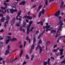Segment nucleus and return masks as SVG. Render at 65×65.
<instances>
[{
    "label": "nucleus",
    "mask_w": 65,
    "mask_h": 65,
    "mask_svg": "<svg viewBox=\"0 0 65 65\" xmlns=\"http://www.w3.org/2000/svg\"><path fill=\"white\" fill-rule=\"evenodd\" d=\"M59 24H60V26H59V27L58 29V30L57 31V33H59V31H61V28H62V25H63V23H62V21H59V22L58 23Z\"/></svg>",
    "instance_id": "obj_1"
},
{
    "label": "nucleus",
    "mask_w": 65,
    "mask_h": 65,
    "mask_svg": "<svg viewBox=\"0 0 65 65\" xmlns=\"http://www.w3.org/2000/svg\"><path fill=\"white\" fill-rule=\"evenodd\" d=\"M6 18H7L6 19V20L7 21L5 23V24H4V27L6 29V26H7V25H6V23H7V24H8V21H9V19H10V18H9V16L8 15H7L6 17Z\"/></svg>",
    "instance_id": "obj_2"
},
{
    "label": "nucleus",
    "mask_w": 65,
    "mask_h": 65,
    "mask_svg": "<svg viewBox=\"0 0 65 65\" xmlns=\"http://www.w3.org/2000/svg\"><path fill=\"white\" fill-rule=\"evenodd\" d=\"M56 13H55V15L56 17H57L58 18H59V19H62V17L61 16H58L60 14V11H57L56 12Z\"/></svg>",
    "instance_id": "obj_3"
},
{
    "label": "nucleus",
    "mask_w": 65,
    "mask_h": 65,
    "mask_svg": "<svg viewBox=\"0 0 65 65\" xmlns=\"http://www.w3.org/2000/svg\"><path fill=\"white\" fill-rule=\"evenodd\" d=\"M39 49V51H40V54H41V52H42V48L41 47L40 45H38L37 46V47H36V50H38V49Z\"/></svg>",
    "instance_id": "obj_4"
},
{
    "label": "nucleus",
    "mask_w": 65,
    "mask_h": 65,
    "mask_svg": "<svg viewBox=\"0 0 65 65\" xmlns=\"http://www.w3.org/2000/svg\"><path fill=\"white\" fill-rule=\"evenodd\" d=\"M44 9H43L42 11H41L39 12V13L38 15V17L39 18H40L41 15V13L42 14H44Z\"/></svg>",
    "instance_id": "obj_5"
},
{
    "label": "nucleus",
    "mask_w": 65,
    "mask_h": 65,
    "mask_svg": "<svg viewBox=\"0 0 65 65\" xmlns=\"http://www.w3.org/2000/svg\"><path fill=\"white\" fill-rule=\"evenodd\" d=\"M3 4L5 6V7H1V9L2 10H5L7 8V3H6V1H5L3 3Z\"/></svg>",
    "instance_id": "obj_6"
},
{
    "label": "nucleus",
    "mask_w": 65,
    "mask_h": 65,
    "mask_svg": "<svg viewBox=\"0 0 65 65\" xmlns=\"http://www.w3.org/2000/svg\"><path fill=\"white\" fill-rule=\"evenodd\" d=\"M7 38L9 39H7V40L6 41V44H7L8 43V42H9V41H10V40H11V37L8 36H7Z\"/></svg>",
    "instance_id": "obj_7"
},
{
    "label": "nucleus",
    "mask_w": 65,
    "mask_h": 65,
    "mask_svg": "<svg viewBox=\"0 0 65 65\" xmlns=\"http://www.w3.org/2000/svg\"><path fill=\"white\" fill-rule=\"evenodd\" d=\"M21 11H20L19 13H18L16 17V20L17 21L18 20V18H19V16L21 15Z\"/></svg>",
    "instance_id": "obj_8"
},
{
    "label": "nucleus",
    "mask_w": 65,
    "mask_h": 65,
    "mask_svg": "<svg viewBox=\"0 0 65 65\" xmlns=\"http://www.w3.org/2000/svg\"><path fill=\"white\" fill-rule=\"evenodd\" d=\"M25 3H26V1H23L19 3V5H25Z\"/></svg>",
    "instance_id": "obj_9"
},
{
    "label": "nucleus",
    "mask_w": 65,
    "mask_h": 65,
    "mask_svg": "<svg viewBox=\"0 0 65 65\" xmlns=\"http://www.w3.org/2000/svg\"><path fill=\"white\" fill-rule=\"evenodd\" d=\"M34 46H35V44H32V45L31 46V50L30 51V54H31V53H32V50L34 49Z\"/></svg>",
    "instance_id": "obj_10"
},
{
    "label": "nucleus",
    "mask_w": 65,
    "mask_h": 65,
    "mask_svg": "<svg viewBox=\"0 0 65 65\" xmlns=\"http://www.w3.org/2000/svg\"><path fill=\"white\" fill-rule=\"evenodd\" d=\"M19 28L20 30V31H23V32H25V29H23L22 26H21Z\"/></svg>",
    "instance_id": "obj_11"
},
{
    "label": "nucleus",
    "mask_w": 65,
    "mask_h": 65,
    "mask_svg": "<svg viewBox=\"0 0 65 65\" xmlns=\"http://www.w3.org/2000/svg\"><path fill=\"white\" fill-rule=\"evenodd\" d=\"M32 22H33V21H31L29 22V25H28V27L30 28V27H31V24H32Z\"/></svg>",
    "instance_id": "obj_12"
},
{
    "label": "nucleus",
    "mask_w": 65,
    "mask_h": 65,
    "mask_svg": "<svg viewBox=\"0 0 65 65\" xmlns=\"http://www.w3.org/2000/svg\"><path fill=\"white\" fill-rule=\"evenodd\" d=\"M26 40L27 41H28V40H29V43L31 42V40L30 39H29V36H27V37L26 38Z\"/></svg>",
    "instance_id": "obj_13"
},
{
    "label": "nucleus",
    "mask_w": 65,
    "mask_h": 65,
    "mask_svg": "<svg viewBox=\"0 0 65 65\" xmlns=\"http://www.w3.org/2000/svg\"><path fill=\"white\" fill-rule=\"evenodd\" d=\"M9 50H7L6 51L5 53V54L7 55V54H10V52H9Z\"/></svg>",
    "instance_id": "obj_14"
},
{
    "label": "nucleus",
    "mask_w": 65,
    "mask_h": 65,
    "mask_svg": "<svg viewBox=\"0 0 65 65\" xmlns=\"http://www.w3.org/2000/svg\"><path fill=\"white\" fill-rule=\"evenodd\" d=\"M30 28L28 27L27 29V34H29V33H30V32L31 31H29Z\"/></svg>",
    "instance_id": "obj_15"
},
{
    "label": "nucleus",
    "mask_w": 65,
    "mask_h": 65,
    "mask_svg": "<svg viewBox=\"0 0 65 65\" xmlns=\"http://www.w3.org/2000/svg\"><path fill=\"white\" fill-rule=\"evenodd\" d=\"M16 19V18H14L12 20V23L13 24H14V22L15 21Z\"/></svg>",
    "instance_id": "obj_16"
},
{
    "label": "nucleus",
    "mask_w": 65,
    "mask_h": 65,
    "mask_svg": "<svg viewBox=\"0 0 65 65\" xmlns=\"http://www.w3.org/2000/svg\"><path fill=\"white\" fill-rule=\"evenodd\" d=\"M10 11L11 13H13L14 12V10L13 9H10Z\"/></svg>",
    "instance_id": "obj_17"
},
{
    "label": "nucleus",
    "mask_w": 65,
    "mask_h": 65,
    "mask_svg": "<svg viewBox=\"0 0 65 65\" xmlns=\"http://www.w3.org/2000/svg\"><path fill=\"white\" fill-rule=\"evenodd\" d=\"M12 5L11 6V7L12 8H14V7H16V5L15 3H14L12 4Z\"/></svg>",
    "instance_id": "obj_18"
},
{
    "label": "nucleus",
    "mask_w": 65,
    "mask_h": 65,
    "mask_svg": "<svg viewBox=\"0 0 65 65\" xmlns=\"http://www.w3.org/2000/svg\"><path fill=\"white\" fill-rule=\"evenodd\" d=\"M61 5H60V7L61 8H63V4H64V2H62L61 3Z\"/></svg>",
    "instance_id": "obj_19"
},
{
    "label": "nucleus",
    "mask_w": 65,
    "mask_h": 65,
    "mask_svg": "<svg viewBox=\"0 0 65 65\" xmlns=\"http://www.w3.org/2000/svg\"><path fill=\"white\" fill-rule=\"evenodd\" d=\"M5 20V18L4 17L2 18L1 20V22H3Z\"/></svg>",
    "instance_id": "obj_20"
},
{
    "label": "nucleus",
    "mask_w": 65,
    "mask_h": 65,
    "mask_svg": "<svg viewBox=\"0 0 65 65\" xmlns=\"http://www.w3.org/2000/svg\"><path fill=\"white\" fill-rule=\"evenodd\" d=\"M36 37H34V40H33V43L34 44L35 43V42L36 41Z\"/></svg>",
    "instance_id": "obj_21"
},
{
    "label": "nucleus",
    "mask_w": 65,
    "mask_h": 65,
    "mask_svg": "<svg viewBox=\"0 0 65 65\" xmlns=\"http://www.w3.org/2000/svg\"><path fill=\"white\" fill-rule=\"evenodd\" d=\"M17 40V39L16 38H14L12 39L11 40L12 41H15Z\"/></svg>",
    "instance_id": "obj_22"
},
{
    "label": "nucleus",
    "mask_w": 65,
    "mask_h": 65,
    "mask_svg": "<svg viewBox=\"0 0 65 65\" xmlns=\"http://www.w3.org/2000/svg\"><path fill=\"white\" fill-rule=\"evenodd\" d=\"M42 41L41 40H40V41H39L38 42V43L39 44H41L42 43Z\"/></svg>",
    "instance_id": "obj_23"
},
{
    "label": "nucleus",
    "mask_w": 65,
    "mask_h": 65,
    "mask_svg": "<svg viewBox=\"0 0 65 65\" xmlns=\"http://www.w3.org/2000/svg\"><path fill=\"white\" fill-rule=\"evenodd\" d=\"M25 57L27 60H28V59H29V56L28 54H26L25 55Z\"/></svg>",
    "instance_id": "obj_24"
},
{
    "label": "nucleus",
    "mask_w": 65,
    "mask_h": 65,
    "mask_svg": "<svg viewBox=\"0 0 65 65\" xmlns=\"http://www.w3.org/2000/svg\"><path fill=\"white\" fill-rule=\"evenodd\" d=\"M27 19H30V20H32V17L29 16H27Z\"/></svg>",
    "instance_id": "obj_25"
},
{
    "label": "nucleus",
    "mask_w": 65,
    "mask_h": 65,
    "mask_svg": "<svg viewBox=\"0 0 65 65\" xmlns=\"http://www.w3.org/2000/svg\"><path fill=\"white\" fill-rule=\"evenodd\" d=\"M50 61H51V59H50V58H48L47 60L48 64L49 65H51V64L50 63Z\"/></svg>",
    "instance_id": "obj_26"
},
{
    "label": "nucleus",
    "mask_w": 65,
    "mask_h": 65,
    "mask_svg": "<svg viewBox=\"0 0 65 65\" xmlns=\"http://www.w3.org/2000/svg\"><path fill=\"white\" fill-rule=\"evenodd\" d=\"M4 44V43H3V42H2L1 41L0 42V45H1L2 46H3V45Z\"/></svg>",
    "instance_id": "obj_27"
},
{
    "label": "nucleus",
    "mask_w": 65,
    "mask_h": 65,
    "mask_svg": "<svg viewBox=\"0 0 65 65\" xmlns=\"http://www.w3.org/2000/svg\"><path fill=\"white\" fill-rule=\"evenodd\" d=\"M41 34H40L39 36H38V39H40V38L41 37V36H42V35H41Z\"/></svg>",
    "instance_id": "obj_28"
},
{
    "label": "nucleus",
    "mask_w": 65,
    "mask_h": 65,
    "mask_svg": "<svg viewBox=\"0 0 65 65\" xmlns=\"http://www.w3.org/2000/svg\"><path fill=\"white\" fill-rule=\"evenodd\" d=\"M34 29V27H32V28H31V29L29 30V31H31V32H32V30H33V29Z\"/></svg>",
    "instance_id": "obj_29"
},
{
    "label": "nucleus",
    "mask_w": 65,
    "mask_h": 65,
    "mask_svg": "<svg viewBox=\"0 0 65 65\" xmlns=\"http://www.w3.org/2000/svg\"><path fill=\"white\" fill-rule=\"evenodd\" d=\"M26 22L24 23L23 25H22V27H25V26H26Z\"/></svg>",
    "instance_id": "obj_30"
},
{
    "label": "nucleus",
    "mask_w": 65,
    "mask_h": 65,
    "mask_svg": "<svg viewBox=\"0 0 65 65\" xmlns=\"http://www.w3.org/2000/svg\"><path fill=\"white\" fill-rule=\"evenodd\" d=\"M34 57V55H33L31 57V60L32 61V60H33V59Z\"/></svg>",
    "instance_id": "obj_31"
},
{
    "label": "nucleus",
    "mask_w": 65,
    "mask_h": 65,
    "mask_svg": "<svg viewBox=\"0 0 65 65\" xmlns=\"http://www.w3.org/2000/svg\"><path fill=\"white\" fill-rule=\"evenodd\" d=\"M56 32V30H52V31H51V33H53V32H54V33H55Z\"/></svg>",
    "instance_id": "obj_32"
},
{
    "label": "nucleus",
    "mask_w": 65,
    "mask_h": 65,
    "mask_svg": "<svg viewBox=\"0 0 65 65\" xmlns=\"http://www.w3.org/2000/svg\"><path fill=\"white\" fill-rule=\"evenodd\" d=\"M43 64H44V65H47V62H43Z\"/></svg>",
    "instance_id": "obj_33"
},
{
    "label": "nucleus",
    "mask_w": 65,
    "mask_h": 65,
    "mask_svg": "<svg viewBox=\"0 0 65 65\" xmlns=\"http://www.w3.org/2000/svg\"><path fill=\"white\" fill-rule=\"evenodd\" d=\"M63 63H64L63 64L64 65H65V60H63V61H62L61 62V64H63Z\"/></svg>",
    "instance_id": "obj_34"
},
{
    "label": "nucleus",
    "mask_w": 65,
    "mask_h": 65,
    "mask_svg": "<svg viewBox=\"0 0 65 65\" xmlns=\"http://www.w3.org/2000/svg\"><path fill=\"white\" fill-rule=\"evenodd\" d=\"M23 50H21V53H20V57H21V55H22V54H23Z\"/></svg>",
    "instance_id": "obj_35"
},
{
    "label": "nucleus",
    "mask_w": 65,
    "mask_h": 65,
    "mask_svg": "<svg viewBox=\"0 0 65 65\" xmlns=\"http://www.w3.org/2000/svg\"><path fill=\"white\" fill-rule=\"evenodd\" d=\"M45 5L46 6L48 4H47V0H46L45 1Z\"/></svg>",
    "instance_id": "obj_36"
},
{
    "label": "nucleus",
    "mask_w": 65,
    "mask_h": 65,
    "mask_svg": "<svg viewBox=\"0 0 65 65\" xmlns=\"http://www.w3.org/2000/svg\"><path fill=\"white\" fill-rule=\"evenodd\" d=\"M64 55H62L60 57V59H62L63 58H64Z\"/></svg>",
    "instance_id": "obj_37"
},
{
    "label": "nucleus",
    "mask_w": 65,
    "mask_h": 65,
    "mask_svg": "<svg viewBox=\"0 0 65 65\" xmlns=\"http://www.w3.org/2000/svg\"><path fill=\"white\" fill-rule=\"evenodd\" d=\"M26 41H25L24 42V48H25V46H26Z\"/></svg>",
    "instance_id": "obj_38"
},
{
    "label": "nucleus",
    "mask_w": 65,
    "mask_h": 65,
    "mask_svg": "<svg viewBox=\"0 0 65 65\" xmlns=\"http://www.w3.org/2000/svg\"><path fill=\"white\" fill-rule=\"evenodd\" d=\"M36 33L35 35H37L38 34V33L39 32V31L38 30H37L36 31Z\"/></svg>",
    "instance_id": "obj_39"
},
{
    "label": "nucleus",
    "mask_w": 65,
    "mask_h": 65,
    "mask_svg": "<svg viewBox=\"0 0 65 65\" xmlns=\"http://www.w3.org/2000/svg\"><path fill=\"white\" fill-rule=\"evenodd\" d=\"M23 47V45H21L19 46V48H22Z\"/></svg>",
    "instance_id": "obj_40"
},
{
    "label": "nucleus",
    "mask_w": 65,
    "mask_h": 65,
    "mask_svg": "<svg viewBox=\"0 0 65 65\" xmlns=\"http://www.w3.org/2000/svg\"><path fill=\"white\" fill-rule=\"evenodd\" d=\"M44 32H45V30H44L43 31L42 33L41 34H41L42 35H43V34L44 33Z\"/></svg>",
    "instance_id": "obj_41"
},
{
    "label": "nucleus",
    "mask_w": 65,
    "mask_h": 65,
    "mask_svg": "<svg viewBox=\"0 0 65 65\" xmlns=\"http://www.w3.org/2000/svg\"><path fill=\"white\" fill-rule=\"evenodd\" d=\"M46 29H48V28L50 27V25L46 26Z\"/></svg>",
    "instance_id": "obj_42"
},
{
    "label": "nucleus",
    "mask_w": 65,
    "mask_h": 65,
    "mask_svg": "<svg viewBox=\"0 0 65 65\" xmlns=\"http://www.w3.org/2000/svg\"><path fill=\"white\" fill-rule=\"evenodd\" d=\"M60 35V34H57L55 36V37H58V36H59V35Z\"/></svg>",
    "instance_id": "obj_43"
},
{
    "label": "nucleus",
    "mask_w": 65,
    "mask_h": 65,
    "mask_svg": "<svg viewBox=\"0 0 65 65\" xmlns=\"http://www.w3.org/2000/svg\"><path fill=\"white\" fill-rule=\"evenodd\" d=\"M40 24H41V25L42 26L43 25V22L40 21Z\"/></svg>",
    "instance_id": "obj_44"
},
{
    "label": "nucleus",
    "mask_w": 65,
    "mask_h": 65,
    "mask_svg": "<svg viewBox=\"0 0 65 65\" xmlns=\"http://www.w3.org/2000/svg\"><path fill=\"white\" fill-rule=\"evenodd\" d=\"M14 12H18V10L16 9H15L14 10Z\"/></svg>",
    "instance_id": "obj_45"
},
{
    "label": "nucleus",
    "mask_w": 65,
    "mask_h": 65,
    "mask_svg": "<svg viewBox=\"0 0 65 65\" xmlns=\"http://www.w3.org/2000/svg\"><path fill=\"white\" fill-rule=\"evenodd\" d=\"M16 25L17 26H18V27H20V24L19 23L16 24Z\"/></svg>",
    "instance_id": "obj_46"
},
{
    "label": "nucleus",
    "mask_w": 65,
    "mask_h": 65,
    "mask_svg": "<svg viewBox=\"0 0 65 65\" xmlns=\"http://www.w3.org/2000/svg\"><path fill=\"white\" fill-rule=\"evenodd\" d=\"M59 51L60 52H62L63 51V49H61L59 50Z\"/></svg>",
    "instance_id": "obj_47"
},
{
    "label": "nucleus",
    "mask_w": 65,
    "mask_h": 65,
    "mask_svg": "<svg viewBox=\"0 0 65 65\" xmlns=\"http://www.w3.org/2000/svg\"><path fill=\"white\" fill-rule=\"evenodd\" d=\"M63 54V53L62 52H60V56H62Z\"/></svg>",
    "instance_id": "obj_48"
},
{
    "label": "nucleus",
    "mask_w": 65,
    "mask_h": 65,
    "mask_svg": "<svg viewBox=\"0 0 65 65\" xmlns=\"http://www.w3.org/2000/svg\"><path fill=\"white\" fill-rule=\"evenodd\" d=\"M13 58H12L11 59L10 61H11V62H13Z\"/></svg>",
    "instance_id": "obj_49"
},
{
    "label": "nucleus",
    "mask_w": 65,
    "mask_h": 65,
    "mask_svg": "<svg viewBox=\"0 0 65 65\" xmlns=\"http://www.w3.org/2000/svg\"><path fill=\"white\" fill-rule=\"evenodd\" d=\"M56 55L57 56H59V55H60V54L58 53H57L56 54Z\"/></svg>",
    "instance_id": "obj_50"
},
{
    "label": "nucleus",
    "mask_w": 65,
    "mask_h": 65,
    "mask_svg": "<svg viewBox=\"0 0 65 65\" xmlns=\"http://www.w3.org/2000/svg\"><path fill=\"white\" fill-rule=\"evenodd\" d=\"M50 43H51L50 42L48 41V42H47L46 44V45H48V44H50Z\"/></svg>",
    "instance_id": "obj_51"
},
{
    "label": "nucleus",
    "mask_w": 65,
    "mask_h": 65,
    "mask_svg": "<svg viewBox=\"0 0 65 65\" xmlns=\"http://www.w3.org/2000/svg\"><path fill=\"white\" fill-rule=\"evenodd\" d=\"M0 17H1L2 18H3V14H0Z\"/></svg>",
    "instance_id": "obj_52"
},
{
    "label": "nucleus",
    "mask_w": 65,
    "mask_h": 65,
    "mask_svg": "<svg viewBox=\"0 0 65 65\" xmlns=\"http://www.w3.org/2000/svg\"><path fill=\"white\" fill-rule=\"evenodd\" d=\"M56 46H57V45L56 44L55 45H54V46L53 47V48H55Z\"/></svg>",
    "instance_id": "obj_53"
},
{
    "label": "nucleus",
    "mask_w": 65,
    "mask_h": 65,
    "mask_svg": "<svg viewBox=\"0 0 65 65\" xmlns=\"http://www.w3.org/2000/svg\"><path fill=\"white\" fill-rule=\"evenodd\" d=\"M42 7V6L41 5L40 6L38 7V9H40V8H41V7Z\"/></svg>",
    "instance_id": "obj_54"
},
{
    "label": "nucleus",
    "mask_w": 65,
    "mask_h": 65,
    "mask_svg": "<svg viewBox=\"0 0 65 65\" xmlns=\"http://www.w3.org/2000/svg\"><path fill=\"white\" fill-rule=\"evenodd\" d=\"M53 51H54V52H57V50L56 49H54L53 50Z\"/></svg>",
    "instance_id": "obj_55"
},
{
    "label": "nucleus",
    "mask_w": 65,
    "mask_h": 65,
    "mask_svg": "<svg viewBox=\"0 0 65 65\" xmlns=\"http://www.w3.org/2000/svg\"><path fill=\"white\" fill-rule=\"evenodd\" d=\"M36 5H34L32 6V7L33 8H35V7H36Z\"/></svg>",
    "instance_id": "obj_56"
},
{
    "label": "nucleus",
    "mask_w": 65,
    "mask_h": 65,
    "mask_svg": "<svg viewBox=\"0 0 65 65\" xmlns=\"http://www.w3.org/2000/svg\"><path fill=\"white\" fill-rule=\"evenodd\" d=\"M50 58L52 59H53V60H54L55 59V58L54 57H50Z\"/></svg>",
    "instance_id": "obj_57"
},
{
    "label": "nucleus",
    "mask_w": 65,
    "mask_h": 65,
    "mask_svg": "<svg viewBox=\"0 0 65 65\" xmlns=\"http://www.w3.org/2000/svg\"><path fill=\"white\" fill-rule=\"evenodd\" d=\"M9 48H10V45L8 46V50H9Z\"/></svg>",
    "instance_id": "obj_58"
},
{
    "label": "nucleus",
    "mask_w": 65,
    "mask_h": 65,
    "mask_svg": "<svg viewBox=\"0 0 65 65\" xmlns=\"http://www.w3.org/2000/svg\"><path fill=\"white\" fill-rule=\"evenodd\" d=\"M27 15H26L23 17V19H24V18H25V19H26V18H27Z\"/></svg>",
    "instance_id": "obj_59"
},
{
    "label": "nucleus",
    "mask_w": 65,
    "mask_h": 65,
    "mask_svg": "<svg viewBox=\"0 0 65 65\" xmlns=\"http://www.w3.org/2000/svg\"><path fill=\"white\" fill-rule=\"evenodd\" d=\"M54 0H49V3H51L52 1H53Z\"/></svg>",
    "instance_id": "obj_60"
},
{
    "label": "nucleus",
    "mask_w": 65,
    "mask_h": 65,
    "mask_svg": "<svg viewBox=\"0 0 65 65\" xmlns=\"http://www.w3.org/2000/svg\"><path fill=\"white\" fill-rule=\"evenodd\" d=\"M40 10V9H38L37 10V13H38L39 11Z\"/></svg>",
    "instance_id": "obj_61"
},
{
    "label": "nucleus",
    "mask_w": 65,
    "mask_h": 65,
    "mask_svg": "<svg viewBox=\"0 0 65 65\" xmlns=\"http://www.w3.org/2000/svg\"><path fill=\"white\" fill-rule=\"evenodd\" d=\"M30 11H29L27 13V15H30Z\"/></svg>",
    "instance_id": "obj_62"
},
{
    "label": "nucleus",
    "mask_w": 65,
    "mask_h": 65,
    "mask_svg": "<svg viewBox=\"0 0 65 65\" xmlns=\"http://www.w3.org/2000/svg\"><path fill=\"white\" fill-rule=\"evenodd\" d=\"M11 34H12L11 33H8V35H11Z\"/></svg>",
    "instance_id": "obj_63"
},
{
    "label": "nucleus",
    "mask_w": 65,
    "mask_h": 65,
    "mask_svg": "<svg viewBox=\"0 0 65 65\" xmlns=\"http://www.w3.org/2000/svg\"><path fill=\"white\" fill-rule=\"evenodd\" d=\"M26 63V62H24L23 63V64L24 65V64H25Z\"/></svg>",
    "instance_id": "obj_64"
}]
</instances>
